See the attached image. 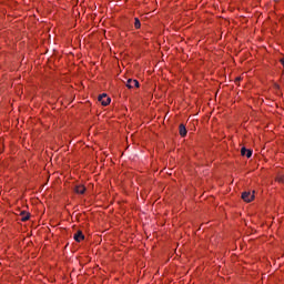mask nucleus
Returning <instances> with one entry per match:
<instances>
[{
    "label": "nucleus",
    "instance_id": "obj_1",
    "mask_svg": "<svg viewBox=\"0 0 284 284\" xmlns=\"http://www.w3.org/2000/svg\"><path fill=\"white\" fill-rule=\"evenodd\" d=\"M242 199H243V201H245V203H252V201H254V191H253V193L250 191L243 192Z\"/></svg>",
    "mask_w": 284,
    "mask_h": 284
},
{
    "label": "nucleus",
    "instance_id": "obj_2",
    "mask_svg": "<svg viewBox=\"0 0 284 284\" xmlns=\"http://www.w3.org/2000/svg\"><path fill=\"white\" fill-rule=\"evenodd\" d=\"M98 101H100V103L102 105H110V102L112 100L110 99V97H108V94L103 93V94L99 95Z\"/></svg>",
    "mask_w": 284,
    "mask_h": 284
},
{
    "label": "nucleus",
    "instance_id": "obj_3",
    "mask_svg": "<svg viewBox=\"0 0 284 284\" xmlns=\"http://www.w3.org/2000/svg\"><path fill=\"white\" fill-rule=\"evenodd\" d=\"M126 88H129V90H132V88H139V81L129 79L126 81Z\"/></svg>",
    "mask_w": 284,
    "mask_h": 284
},
{
    "label": "nucleus",
    "instance_id": "obj_4",
    "mask_svg": "<svg viewBox=\"0 0 284 284\" xmlns=\"http://www.w3.org/2000/svg\"><path fill=\"white\" fill-rule=\"evenodd\" d=\"M74 241H77V243H81V241H83V239H85V235H83V232L78 231L74 235H73Z\"/></svg>",
    "mask_w": 284,
    "mask_h": 284
},
{
    "label": "nucleus",
    "instance_id": "obj_5",
    "mask_svg": "<svg viewBox=\"0 0 284 284\" xmlns=\"http://www.w3.org/2000/svg\"><path fill=\"white\" fill-rule=\"evenodd\" d=\"M242 156H246L247 159H252V150L242 148L241 149Z\"/></svg>",
    "mask_w": 284,
    "mask_h": 284
},
{
    "label": "nucleus",
    "instance_id": "obj_6",
    "mask_svg": "<svg viewBox=\"0 0 284 284\" xmlns=\"http://www.w3.org/2000/svg\"><path fill=\"white\" fill-rule=\"evenodd\" d=\"M74 193H75V194H85V186H83V185H77V186L74 187Z\"/></svg>",
    "mask_w": 284,
    "mask_h": 284
},
{
    "label": "nucleus",
    "instance_id": "obj_7",
    "mask_svg": "<svg viewBox=\"0 0 284 284\" xmlns=\"http://www.w3.org/2000/svg\"><path fill=\"white\" fill-rule=\"evenodd\" d=\"M179 132H180V135L187 136V129H185V124H180Z\"/></svg>",
    "mask_w": 284,
    "mask_h": 284
},
{
    "label": "nucleus",
    "instance_id": "obj_8",
    "mask_svg": "<svg viewBox=\"0 0 284 284\" xmlns=\"http://www.w3.org/2000/svg\"><path fill=\"white\" fill-rule=\"evenodd\" d=\"M134 28L135 30H139L141 28V20H139V18H134Z\"/></svg>",
    "mask_w": 284,
    "mask_h": 284
},
{
    "label": "nucleus",
    "instance_id": "obj_9",
    "mask_svg": "<svg viewBox=\"0 0 284 284\" xmlns=\"http://www.w3.org/2000/svg\"><path fill=\"white\" fill-rule=\"evenodd\" d=\"M22 221H29L30 220V213L22 212Z\"/></svg>",
    "mask_w": 284,
    "mask_h": 284
},
{
    "label": "nucleus",
    "instance_id": "obj_10",
    "mask_svg": "<svg viewBox=\"0 0 284 284\" xmlns=\"http://www.w3.org/2000/svg\"><path fill=\"white\" fill-rule=\"evenodd\" d=\"M236 81H241V78H237Z\"/></svg>",
    "mask_w": 284,
    "mask_h": 284
},
{
    "label": "nucleus",
    "instance_id": "obj_11",
    "mask_svg": "<svg viewBox=\"0 0 284 284\" xmlns=\"http://www.w3.org/2000/svg\"><path fill=\"white\" fill-rule=\"evenodd\" d=\"M277 181H280V182H281V181H283V179H278Z\"/></svg>",
    "mask_w": 284,
    "mask_h": 284
}]
</instances>
